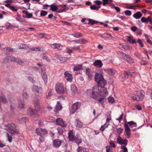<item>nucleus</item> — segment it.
Masks as SVG:
<instances>
[{
    "label": "nucleus",
    "instance_id": "f257e3e1",
    "mask_svg": "<svg viewBox=\"0 0 152 152\" xmlns=\"http://www.w3.org/2000/svg\"><path fill=\"white\" fill-rule=\"evenodd\" d=\"M95 81L98 84V87H100V91L101 94H103V91L104 90V80L103 76L100 74L96 73L95 75Z\"/></svg>",
    "mask_w": 152,
    "mask_h": 152
},
{
    "label": "nucleus",
    "instance_id": "f03ea898",
    "mask_svg": "<svg viewBox=\"0 0 152 152\" xmlns=\"http://www.w3.org/2000/svg\"><path fill=\"white\" fill-rule=\"evenodd\" d=\"M11 61H14L21 65H24L25 64V61H22L14 57L8 56L5 58L4 60V62L5 63Z\"/></svg>",
    "mask_w": 152,
    "mask_h": 152
},
{
    "label": "nucleus",
    "instance_id": "7ed1b4c3",
    "mask_svg": "<svg viewBox=\"0 0 152 152\" xmlns=\"http://www.w3.org/2000/svg\"><path fill=\"white\" fill-rule=\"evenodd\" d=\"M5 127V129L11 134H17L18 132L15 128V124L13 123L8 124L6 125Z\"/></svg>",
    "mask_w": 152,
    "mask_h": 152
},
{
    "label": "nucleus",
    "instance_id": "20e7f679",
    "mask_svg": "<svg viewBox=\"0 0 152 152\" xmlns=\"http://www.w3.org/2000/svg\"><path fill=\"white\" fill-rule=\"evenodd\" d=\"M119 54L122 59H124L129 63H133V59L129 55L122 52H119Z\"/></svg>",
    "mask_w": 152,
    "mask_h": 152
},
{
    "label": "nucleus",
    "instance_id": "39448f33",
    "mask_svg": "<svg viewBox=\"0 0 152 152\" xmlns=\"http://www.w3.org/2000/svg\"><path fill=\"white\" fill-rule=\"evenodd\" d=\"M56 91L58 93L64 94L65 92L64 85L62 83H57L56 85Z\"/></svg>",
    "mask_w": 152,
    "mask_h": 152
},
{
    "label": "nucleus",
    "instance_id": "423d86ee",
    "mask_svg": "<svg viewBox=\"0 0 152 152\" xmlns=\"http://www.w3.org/2000/svg\"><path fill=\"white\" fill-rule=\"evenodd\" d=\"M98 88L96 86H94L92 90L91 96L94 99H96L99 95L98 92L100 89Z\"/></svg>",
    "mask_w": 152,
    "mask_h": 152
},
{
    "label": "nucleus",
    "instance_id": "0eeeda50",
    "mask_svg": "<svg viewBox=\"0 0 152 152\" xmlns=\"http://www.w3.org/2000/svg\"><path fill=\"white\" fill-rule=\"evenodd\" d=\"M35 133L38 136L44 135L48 133V131L45 129L38 128L36 129Z\"/></svg>",
    "mask_w": 152,
    "mask_h": 152
},
{
    "label": "nucleus",
    "instance_id": "6e6552de",
    "mask_svg": "<svg viewBox=\"0 0 152 152\" xmlns=\"http://www.w3.org/2000/svg\"><path fill=\"white\" fill-rule=\"evenodd\" d=\"M80 106V103L79 102H76L74 103L70 109V113L72 114H74L77 110L79 109Z\"/></svg>",
    "mask_w": 152,
    "mask_h": 152
},
{
    "label": "nucleus",
    "instance_id": "1a4fd4ad",
    "mask_svg": "<svg viewBox=\"0 0 152 152\" xmlns=\"http://www.w3.org/2000/svg\"><path fill=\"white\" fill-rule=\"evenodd\" d=\"M136 96L137 101L142 100L145 96V92L143 91H139L137 92Z\"/></svg>",
    "mask_w": 152,
    "mask_h": 152
},
{
    "label": "nucleus",
    "instance_id": "9d476101",
    "mask_svg": "<svg viewBox=\"0 0 152 152\" xmlns=\"http://www.w3.org/2000/svg\"><path fill=\"white\" fill-rule=\"evenodd\" d=\"M37 111L31 108H29L28 110V114L31 117H36Z\"/></svg>",
    "mask_w": 152,
    "mask_h": 152
},
{
    "label": "nucleus",
    "instance_id": "9b49d317",
    "mask_svg": "<svg viewBox=\"0 0 152 152\" xmlns=\"http://www.w3.org/2000/svg\"><path fill=\"white\" fill-rule=\"evenodd\" d=\"M124 126L125 129V132L126 133V136L129 137L131 135V129L129 126L126 123H124Z\"/></svg>",
    "mask_w": 152,
    "mask_h": 152
},
{
    "label": "nucleus",
    "instance_id": "f8f14e48",
    "mask_svg": "<svg viewBox=\"0 0 152 152\" xmlns=\"http://www.w3.org/2000/svg\"><path fill=\"white\" fill-rule=\"evenodd\" d=\"M62 141L59 139H55L53 141V146L55 148H58L61 145Z\"/></svg>",
    "mask_w": 152,
    "mask_h": 152
},
{
    "label": "nucleus",
    "instance_id": "ddd939ff",
    "mask_svg": "<svg viewBox=\"0 0 152 152\" xmlns=\"http://www.w3.org/2000/svg\"><path fill=\"white\" fill-rule=\"evenodd\" d=\"M32 90L34 92H36L37 93H41L42 92V88L37 86L34 85L32 88Z\"/></svg>",
    "mask_w": 152,
    "mask_h": 152
},
{
    "label": "nucleus",
    "instance_id": "4468645a",
    "mask_svg": "<svg viewBox=\"0 0 152 152\" xmlns=\"http://www.w3.org/2000/svg\"><path fill=\"white\" fill-rule=\"evenodd\" d=\"M64 75L67 81L70 82H72L73 77L72 75L71 74L66 71L65 72Z\"/></svg>",
    "mask_w": 152,
    "mask_h": 152
},
{
    "label": "nucleus",
    "instance_id": "2eb2a0df",
    "mask_svg": "<svg viewBox=\"0 0 152 152\" xmlns=\"http://www.w3.org/2000/svg\"><path fill=\"white\" fill-rule=\"evenodd\" d=\"M127 141L126 139L123 140L121 137H118L117 139L118 143L121 145H126L127 144Z\"/></svg>",
    "mask_w": 152,
    "mask_h": 152
},
{
    "label": "nucleus",
    "instance_id": "dca6fc26",
    "mask_svg": "<svg viewBox=\"0 0 152 152\" xmlns=\"http://www.w3.org/2000/svg\"><path fill=\"white\" fill-rule=\"evenodd\" d=\"M56 122L57 124L63 127H65L67 124L65 122L63 121V120L60 118H58L56 120Z\"/></svg>",
    "mask_w": 152,
    "mask_h": 152
},
{
    "label": "nucleus",
    "instance_id": "f3484780",
    "mask_svg": "<svg viewBox=\"0 0 152 152\" xmlns=\"http://www.w3.org/2000/svg\"><path fill=\"white\" fill-rule=\"evenodd\" d=\"M85 73L89 78L91 79L92 78L93 76L92 72L89 68H87L86 69Z\"/></svg>",
    "mask_w": 152,
    "mask_h": 152
},
{
    "label": "nucleus",
    "instance_id": "a211bd4d",
    "mask_svg": "<svg viewBox=\"0 0 152 152\" xmlns=\"http://www.w3.org/2000/svg\"><path fill=\"white\" fill-rule=\"evenodd\" d=\"M69 139L70 141H74L76 137L74 136V134L73 132L70 130L68 133Z\"/></svg>",
    "mask_w": 152,
    "mask_h": 152
},
{
    "label": "nucleus",
    "instance_id": "6ab92c4d",
    "mask_svg": "<svg viewBox=\"0 0 152 152\" xmlns=\"http://www.w3.org/2000/svg\"><path fill=\"white\" fill-rule=\"evenodd\" d=\"M103 92H104L103 94L102 93V94H101V92L100 91L99 95L101 96L102 97L101 98H99L98 100V102L100 103H101L102 106L104 107V90L103 91Z\"/></svg>",
    "mask_w": 152,
    "mask_h": 152
},
{
    "label": "nucleus",
    "instance_id": "aec40b11",
    "mask_svg": "<svg viewBox=\"0 0 152 152\" xmlns=\"http://www.w3.org/2000/svg\"><path fill=\"white\" fill-rule=\"evenodd\" d=\"M105 72H107L108 75L112 76L114 75L116 72L115 70L113 69L112 68L105 69Z\"/></svg>",
    "mask_w": 152,
    "mask_h": 152
},
{
    "label": "nucleus",
    "instance_id": "412c9836",
    "mask_svg": "<svg viewBox=\"0 0 152 152\" xmlns=\"http://www.w3.org/2000/svg\"><path fill=\"white\" fill-rule=\"evenodd\" d=\"M93 64L95 66L99 68L102 67L103 65L102 61L99 60L95 61L94 62Z\"/></svg>",
    "mask_w": 152,
    "mask_h": 152
},
{
    "label": "nucleus",
    "instance_id": "4be33fe9",
    "mask_svg": "<svg viewBox=\"0 0 152 152\" xmlns=\"http://www.w3.org/2000/svg\"><path fill=\"white\" fill-rule=\"evenodd\" d=\"M141 20L142 23L146 22L148 23L149 22L150 23H151L152 22V18L150 16L148 17V18H146L145 17H142L141 18Z\"/></svg>",
    "mask_w": 152,
    "mask_h": 152
},
{
    "label": "nucleus",
    "instance_id": "5701e85b",
    "mask_svg": "<svg viewBox=\"0 0 152 152\" xmlns=\"http://www.w3.org/2000/svg\"><path fill=\"white\" fill-rule=\"evenodd\" d=\"M33 104L35 107L37 109H39L40 107V102L39 100L37 98H35L33 101Z\"/></svg>",
    "mask_w": 152,
    "mask_h": 152
},
{
    "label": "nucleus",
    "instance_id": "b1692460",
    "mask_svg": "<svg viewBox=\"0 0 152 152\" xmlns=\"http://www.w3.org/2000/svg\"><path fill=\"white\" fill-rule=\"evenodd\" d=\"M106 122L105 123V128L107 127L108 126L110 125V121L111 120V118L110 114H108L106 117Z\"/></svg>",
    "mask_w": 152,
    "mask_h": 152
},
{
    "label": "nucleus",
    "instance_id": "393cba45",
    "mask_svg": "<svg viewBox=\"0 0 152 152\" xmlns=\"http://www.w3.org/2000/svg\"><path fill=\"white\" fill-rule=\"evenodd\" d=\"M51 47L54 49H58L59 50H61L62 48V46L61 45L58 44H53L50 45Z\"/></svg>",
    "mask_w": 152,
    "mask_h": 152
},
{
    "label": "nucleus",
    "instance_id": "a878e982",
    "mask_svg": "<svg viewBox=\"0 0 152 152\" xmlns=\"http://www.w3.org/2000/svg\"><path fill=\"white\" fill-rule=\"evenodd\" d=\"M22 12L23 14L26 15L25 16H23V17L30 18L33 16L32 13H29L27 11L23 10Z\"/></svg>",
    "mask_w": 152,
    "mask_h": 152
},
{
    "label": "nucleus",
    "instance_id": "bb28decb",
    "mask_svg": "<svg viewBox=\"0 0 152 152\" xmlns=\"http://www.w3.org/2000/svg\"><path fill=\"white\" fill-rule=\"evenodd\" d=\"M1 102L4 103H7L8 100L6 99L5 96L1 94V95H0V102Z\"/></svg>",
    "mask_w": 152,
    "mask_h": 152
},
{
    "label": "nucleus",
    "instance_id": "cd10ccee",
    "mask_svg": "<svg viewBox=\"0 0 152 152\" xmlns=\"http://www.w3.org/2000/svg\"><path fill=\"white\" fill-rule=\"evenodd\" d=\"M125 123L126 124L129 126L131 128L133 127H136L137 126L136 123L134 122L133 121L128 122H127Z\"/></svg>",
    "mask_w": 152,
    "mask_h": 152
},
{
    "label": "nucleus",
    "instance_id": "c85d7f7f",
    "mask_svg": "<svg viewBox=\"0 0 152 152\" xmlns=\"http://www.w3.org/2000/svg\"><path fill=\"white\" fill-rule=\"evenodd\" d=\"M59 5H55V4H53L49 6V7H50V10L53 11L57 10L59 8Z\"/></svg>",
    "mask_w": 152,
    "mask_h": 152
},
{
    "label": "nucleus",
    "instance_id": "c756f323",
    "mask_svg": "<svg viewBox=\"0 0 152 152\" xmlns=\"http://www.w3.org/2000/svg\"><path fill=\"white\" fill-rule=\"evenodd\" d=\"M44 48L39 47H33L31 49H29L28 50L29 51L31 50L34 51H40L44 50Z\"/></svg>",
    "mask_w": 152,
    "mask_h": 152
},
{
    "label": "nucleus",
    "instance_id": "7c9ffc66",
    "mask_svg": "<svg viewBox=\"0 0 152 152\" xmlns=\"http://www.w3.org/2000/svg\"><path fill=\"white\" fill-rule=\"evenodd\" d=\"M62 108V106L61 105L59 102H58L56 105L55 108L54 109V111L56 112H58V111L60 110Z\"/></svg>",
    "mask_w": 152,
    "mask_h": 152
},
{
    "label": "nucleus",
    "instance_id": "2f4dec72",
    "mask_svg": "<svg viewBox=\"0 0 152 152\" xmlns=\"http://www.w3.org/2000/svg\"><path fill=\"white\" fill-rule=\"evenodd\" d=\"M41 75L42 78L45 82H47V77L46 72L44 70H42L41 72Z\"/></svg>",
    "mask_w": 152,
    "mask_h": 152
},
{
    "label": "nucleus",
    "instance_id": "473e14b6",
    "mask_svg": "<svg viewBox=\"0 0 152 152\" xmlns=\"http://www.w3.org/2000/svg\"><path fill=\"white\" fill-rule=\"evenodd\" d=\"M2 50L7 52V51L9 52H15V50H14L12 48H11L10 47H6L5 48H3L2 49Z\"/></svg>",
    "mask_w": 152,
    "mask_h": 152
},
{
    "label": "nucleus",
    "instance_id": "72a5a7b5",
    "mask_svg": "<svg viewBox=\"0 0 152 152\" xmlns=\"http://www.w3.org/2000/svg\"><path fill=\"white\" fill-rule=\"evenodd\" d=\"M70 90L72 94H75L77 90L76 86L74 85H71V86Z\"/></svg>",
    "mask_w": 152,
    "mask_h": 152
},
{
    "label": "nucleus",
    "instance_id": "f704fd0d",
    "mask_svg": "<svg viewBox=\"0 0 152 152\" xmlns=\"http://www.w3.org/2000/svg\"><path fill=\"white\" fill-rule=\"evenodd\" d=\"M56 57L58 58L62 62H64L66 60V58L64 57H62L61 55H57L56 56Z\"/></svg>",
    "mask_w": 152,
    "mask_h": 152
},
{
    "label": "nucleus",
    "instance_id": "c9c22d12",
    "mask_svg": "<svg viewBox=\"0 0 152 152\" xmlns=\"http://www.w3.org/2000/svg\"><path fill=\"white\" fill-rule=\"evenodd\" d=\"M77 43L80 44H85L88 42L87 41L84 39H80L76 40Z\"/></svg>",
    "mask_w": 152,
    "mask_h": 152
},
{
    "label": "nucleus",
    "instance_id": "e433bc0d",
    "mask_svg": "<svg viewBox=\"0 0 152 152\" xmlns=\"http://www.w3.org/2000/svg\"><path fill=\"white\" fill-rule=\"evenodd\" d=\"M127 37L128 41L132 44H133L136 43V41L133 39V37L128 36Z\"/></svg>",
    "mask_w": 152,
    "mask_h": 152
},
{
    "label": "nucleus",
    "instance_id": "4c0bfd02",
    "mask_svg": "<svg viewBox=\"0 0 152 152\" xmlns=\"http://www.w3.org/2000/svg\"><path fill=\"white\" fill-rule=\"evenodd\" d=\"M142 14L140 12H137L136 13L134 14L133 17L137 19H139L142 16Z\"/></svg>",
    "mask_w": 152,
    "mask_h": 152
},
{
    "label": "nucleus",
    "instance_id": "58836bf2",
    "mask_svg": "<svg viewBox=\"0 0 152 152\" xmlns=\"http://www.w3.org/2000/svg\"><path fill=\"white\" fill-rule=\"evenodd\" d=\"M66 5H59V7H61V9L57 11V12L60 13L66 10Z\"/></svg>",
    "mask_w": 152,
    "mask_h": 152
},
{
    "label": "nucleus",
    "instance_id": "ea45409f",
    "mask_svg": "<svg viewBox=\"0 0 152 152\" xmlns=\"http://www.w3.org/2000/svg\"><path fill=\"white\" fill-rule=\"evenodd\" d=\"M75 124L76 126L79 128H82L83 126V123L78 119L77 120Z\"/></svg>",
    "mask_w": 152,
    "mask_h": 152
},
{
    "label": "nucleus",
    "instance_id": "a19ab883",
    "mask_svg": "<svg viewBox=\"0 0 152 152\" xmlns=\"http://www.w3.org/2000/svg\"><path fill=\"white\" fill-rule=\"evenodd\" d=\"M22 96L23 99H27L29 97V95L28 93L24 91H23Z\"/></svg>",
    "mask_w": 152,
    "mask_h": 152
},
{
    "label": "nucleus",
    "instance_id": "79ce46f5",
    "mask_svg": "<svg viewBox=\"0 0 152 152\" xmlns=\"http://www.w3.org/2000/svg\"><path fill=\"white\" fill-rule=\"evenodd\" d=\"M129 73L127 72H125L124 73H122L121 75V76L122 78V80L124 79H126L128 78V76H129ZM124 80H122L123 81Z\"/></svg>",
    "mask_w": 152,
    "mask_h": 152
},
{
    "label": "nucleus",
    "instance_id": "37998d69",
    "mask_svg": "<svg viewBox=\"0 0 152 152\" xmlns=\"http://www.w3.org/2000/svg\"><path fill=\"white\" fill-rule=\"evenodd\" d=\"M72 36H73L74 37L76 38H80L81 37H83V34L80 32H76V33L75 34H72Z\"/></svg>",
    "mask_w": 152,
    "mask_h": 152
},
{
    "label": "nucleus",
    "instance_id": "c03bdc74",
    "mask_svg": "<svg viewBox=\"0 0 152 152\" xmlns=\"http://www.w3.org/2000/svg\"><path fill=\"white\" fill-rule=\"evenodd\" d=\"M82 68L81 65L77 64L74 66V70L78 71L81 69Z\"/></svg>",
    "mask_w": 152,
    "mask_h": 152
},
{
    "label": "nucleus",
    "instance_id": "a18cd8bd",
    "mask_svg": "<svg viewBox=\"0 0 152 152\" xmlns=\"http://www.w3.org/2000/svg\"><path fill=\"white\" fill-rule=\"evenodd\" d=\"M78 152H88L86 149L82 147L79 146L77 148Z\"/></svg>",
    "mask_w": 152,
    "mask_h": 152
},
{
    "label": "nucleus",
    "instance_id": "49530a36",
    "mask_svg": "<svg viewBox=\"0 0 152 152\" xmlns=\"http://www.w3.org/2000/svg\"><path fill=\"white\" fill-rule=\"evenodd\" d=\"M41 58L43 60H46L48 62L50 61V59L49 58L48 56L45 54H43L41 55Z\"/></svg>",
    "mask_w": 152,
    "mask_h": 152
},
{
    "label": "nucleus",
    "instance_id": "de8ad7c7",
    "mask_svg": "<svg viewBox=\"0 0 152 152\" xmlns=\"http://www.w3.org/2000/svg\"><path fill=\"white\" fill-rule=\"evenodd\" d=\"M129 96L130 98H132L134 100L136 101H137V97L136 96V95H135L133 94L130 93L129 94Z\"/></svg>",
    "mask_w": 152,
    "mask_h": 152
},
{
    "label": "nucleus",
    "instance_id": "09e8293b",
    "mask_svg": "<svg viewBox=\"0 0 152 152\" xmlns=\"http://www.w3.org/2000/svg\"><path fill=\"white\" fill-rule=\"evenodd\" d=\"M106 152H113L112 148L110 146H106Z\"/></svg>",
    "mask_w": 152,
    "mask_h": 152
},
{
    "label": "nucleus",
    "instance_id": "8fccbe9b",
    "mask_svg": "<svg viewBox=\"0 0 152 152\" xmlns=\"http://www.w3.org/2000/svg\"><path fill=\"white\" fill-rule=\"evenodd\" d=\"M129 75L131 76L132 77H134L135 76L136 72L133 70L129 71L128 72Z\"/></svg>",
    "mask_w": 152,
    "mask_h": 152
},
{
    "label": "nucleus",
    "instance_id": "3c124183",
    "mask_svg": "<svg viewBox=\"0 0 152 152\" xmlns=\"http://www.w3.org/2000/svg\"><path fill=\"white\" fill-rule=\"evenodd\" d=\"M109 6H111L112 8L114 7L115 10L118 12H119L120 11V8L118 7L115 6V5L113 4H109Z\"/></svg>",
    "mask_w": 152,
    "mask_h": 152
},
{
    "label": "nucleus",
    "instance_id": "603ef678",
    "mask_svg": "<svg viewBox=\"0 0 152 152\" xmlns=\"http://www.w3.org/2000/svg\"><path fill=\"white\" fill-rule=\"evenodd\" d=\"M24 107V104L23 102H20L19 103L18 107L20 109L23 108Z\"/></svg>",
    "mask_w": 152,
    "mask_h": 152
},
{
    "label": "nucleus",
    "instance_id": "864d4df0",
    "mask_svg": "<svg viewBox=\"0 0 152 152\" xmlns=\"http://www.w3.org/2000/svg\"><path fill=\"white\" fill-rule=\"evenodd\" d=\"M87 20L89 21V23L91 25H93L94 24L98 22L95 20H93L91 19H88Z\"/></svg>",
    "mask_w": 152,
    "mask_h": 152
},
{
    "label": "nucleus",
    "instance_id": "5fc2aeb1",
    "mask_svg": "<svg viewBox=\"0 0 152 152\" xmlns=\"http://www.w3.org/2000/svg\"><path fill=\"white\" fill-rule=\"evenodd\" d=\"M19 48L20 49H27L28 48V47L25 44H21L20 45Z\"/></svg>",
    "mask_w": 152,
    "mask_h": 152
},
{
    "label": "nucleus",
    "instance_id": "6e6d98bb",
    "mask_svg": "<svg viewBox=\"0 0 152 152\" xmlns=\"http://www.w3.org/2000/svg\"><path fill=\"white\" fill-rule=\"evenodd\" d=\"M108 100L109 102L112 103H113L115 101L114 98L113 97L111 96H109L108 98Z\"/></svg>",
    "mask_w": 152,
    "mask_h": 152
},
{
    "label": "nucleus",
    "instance_id": "4d7b16f0",
    "mask_svg": "<svg viewBox=\"0 0 152 152\" xmlns=\"http://www.w3.org/2000/svg\"><path fill=\"white\" fill-rule=\"evenodd\" d=\"M74 141H75L78 145L82 142V141L81 139H78L76 138H75V140Z\"/></svg>",
    "mask_w": 152,
    "mask_h": 152
},
{
    "label": "nucleus",
    "instance_id": "13d9d810",
    "mask_svg": "<svg viewBox=\"0 0 152 152\" xmlns=\"http://www.w3.org/2000/svg\"><path fill=\"white\" fill-rule=\"evenodd\" d=\"M39 140L40 142H43L45 141L44 135L39 136Z\"/></svg>",
    "mask_w": 152,
    "mask_h": 152
},
{
    "label": "nucleus",
    "instance_id": "bf43d9fd",
    "mask_svg": "<svg viewBox=\"0 0 152 152\" xmlns=\"http://www.w3.org/2000/svg\"><path fill=\"white\" fill-rule=\"evenodd\" d=\"M48 14L47 12L45 10H42L41 12L40 16H45Z\"/></svg>",
    "mask_w": 152,
    "mask_h": 152
},
{
    "label": "nucleus",
    "instance_id": "052dcab7",
    "mask_svg": "<svg viewBox=\"0 0 152 152\" xmlns=\"http://www.w3.org/2000/svg\"><path fill=\"white\" fill-rule=\"evenodd\" d=\"M124 129H123L121 128H118L117 129V132L119 134H121V133H122Z\"/></svg>",
    "mask_w": 152,
    "mask_h": 152
},
{
    "label": "nucleus",
    "instance_id": "680f3d73",
    "mask_svg": "<svg viewBox=\"0 0 152 152\" xmlns=\"http://www.w3.org/2000/svg\"><path fill=\"white\" fill-rule=\"evenodd\" d=\"M100 7H97L96 6L94 5H93L92 6H91L90 7V8L92 10H98L99 9V8H100Z\"/></svg>",
    "mask_w": 152,
    "mask_h": 152
},
{
    "label": "nucleus",
    "instance_id": "e2e57ef3",
    "mask_svg": "<svg viewBox=\"0 0 152 152\" xmlns=\"http://www.w3.org/2000/svg\"><path fill=\"white\" fill-rule=\"evenodd\" d=\"M132 49V47L129 46V45H124V49L126 50H130Z\"/></svg>",
    "mask_w": 152,
    "mask_h": 152
},
{
    "label": "nucleus",
    "instance_id": "0e129e2a",
    "mask_svg": "<svg viewBox=\"0 0 152 152\" xmlns=\"http://www.w3.org/2000/svg\"><path fill=\"white\" fill-rule=\"evenodd\" d=\"M13 12H16L18 10V9L13 6H11L10 8Z\"/></svg>",
    "mask_w": 152,
    "mask_h": 152
},
{
    "label": "nucleus",
    "instance_id": "69168bd1",
    "mask_svg": "<svg viewBox=\"0 0 152 152\" xmlns=\"http://www.w3.org/2000/svg\"><path fill=\"white\" fill-rule=\"evenodd\" d=\"M137 42L142 47H143L144 46L143 43L142 42L141 40L140 39H137Z\"/></svg>",
    "mask_w": 152,
    "mask_h": 152
},
{
    "label": "nucleus",
    "instance_id": "338daca9",
    "mask_svg": "<svg viewBox=\"0 0 152 152\" xmlns=\"http://www.w3.org/2000/svg\"><path fill=\"white\" fill-rule=\"evenodd\" d=\"M105 37L106 38H113V37L110 34H106V35Z\"/></svg>",
    "mask_w": 152,
    "mask_h": 152
},
{
    "label": "nucleus",
    "instance_id": "774afa93",
    "mask_svg": "<svg viewBox=\"0 0 152 152\" xmlns=\"http://www.w3.org/2000/svg\"><path fill=\"white\" fill-rule=\"evenodd\" d=\"M140 64L141 65H145L147 64V62L145 61L142 60L141 61Z\"/></svg>",
    "mask_w": 152,
    "mask_h": 152
}]
</instances>
